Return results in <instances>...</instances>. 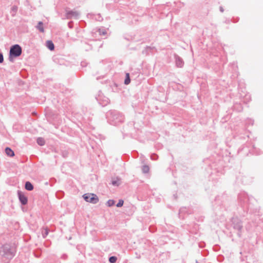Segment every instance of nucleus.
<instances>
[{
    "label": "nucleus",
    "instance_id": "nucleus-1",
    "mask_svg": "<svg viewBox=\"0 0 263 263\" xmlns=\"http://www.w3.org/2000/svg\"><path fill=\"white\" fill-rule=\"evenodd\" d=\"M83 197L86 202H88L91 203L95 204L99 201V198L96 194H94L86 193L85 194Z\"/></svg>",
    "mask_w": 263,
    "mask_h": 263
},
{
    "label": "nucleus",
    "instance_id": "nucleus-13",
    "mask_svg": "<svg viewBox=\"0 0 263 263\" xmlns=\"http://www.w3.org/2000/svg\"><path fill=\"white\" fill-rule=\"evenodd\" d=\"M123 202H124L123 200H120L119 202L117 204V207H121V206H122L123 205Z\"/></svg>",
    "mask_w": 263,
    "mask_h": 263
},
{
    "label": "nucleus",
    "instance_id": "nucleus-9",
    "mask_svg": "<svg viewBox=\"0 0 263 263\" xmlns=\"http://www.w3.org/2000/svg\"><path fill=\"white\" fill-rule=\"evenodd\" d=\"M130 78H129V74L128 73H127L126 74V79L124 81V83L126 85H128L130 83Z\"/></svg>",
    "mask_w": 263,
    "mask_h": 263
},
{
    "label": "nucleus",
    "instance_id": "nucleus-14",
    "mask_svg": "<svg viewBox=\"0 0 263 263\" xmlns=\"http://www.w3.org/2000/svg\"><path fill=\"white\" fill-rule=\"evenodd\" d=\"M3 55L0 53V63H2L3 62Z\"/></svg>",
    "mask_w": 263,
    "mask_h": 263
},
{
    "label": "nucleus",
    "instance_id": "nucleus-15",
    "mask_svg": "<svg viewBox=\"0 0 263 263\" xmlns=\"http://www.w3.org/2000/svg\"><path fill=\"white\" fill-rule=\"evenodd\" d=\"M177 64L178 65V66H179V67H181L182 66V65L181 61H179V60L178 61H177Z\"/></svg>",
    "mask_w": 263,
    "mask_h": 263
},
{
    "label": "nucleus",
    "instance_id": "nucleus-7",
    "mask_svg": "<svg viewBox=\"0 0 263 263\" xmlns=\"http://www.w3.org/2000/svg\"><path fill=\"white\" fill-rule=\"evenodd\" d=\"M37 143L39 145L43 146L45 144V141L43 138L40 137L37 139Z\"/></svg>",
    "mask_w": 263,
    "mask_h": 263
},
{
    "label": "nucleus",
    "instance_id": "nucleus-12",
    "mask_svg": "<svg viewBox=\"0 0 263 263\" xmlns=\"http://www.w3.org/2000/svg\"><path fill=\"white\" fill-rule=\"evenodd\" d=\"M115 203V202L112 200H109L107 201V204L109 206H112Z\"/></svg>",
    "mask_w": 263,
    "mask_h": 263
},
{
    "label": "nucleus",
    "instance_id": "nucleus-11",
    "mask_svg": "<svg viewBox=\"0 0 263 263\" xmlns=\"http://www.w3.org/2000/svg\"><path fill=\"white\" fill-rule=\"evenodd\" d=\"M117 257L115 256H111L109 258V260L110 263H115L117 261Z\"/></svg>",
    "mask_w": 263,
    "mask_h": 263
},
{
    "label": "nucleus",
    "instance_id": "nucleus-8",
    "mask_svg": "<svg viewBox=\"0 0 263 263\" xmlns=\"http://www.w3.org/2000/svg\"><path fill=\"white\" fill-rule=\"evenodd\" d=\"M37 28L41 32H43L44 31L43 25L42 22H40L39 23Z\"/></svg>",
    "mask_w": 263,
    "mask_h": 263
},
{
    "label": "nucleus",
    "instance_id": "nucleus-2",
    "mask_svg": "<svg viewBox=\"0 0 263 263\" xmlns=\"http://www.w3.org/2000/svg\"><path fill=\"white\" fill-rule=\"evenodd\" d=\"M22 53V48L18 45H15L11 47L10 50V57H18Z\"/></svg>",
    "mask_w": 263,
    "mask_h": 263
},
{
    "label": "nucleus",
    "instance_id": "nucleus-4",
    "mask_svg": "<svg viewBox=\"0 0 263 263\" xmlns=\"http://www.w3.org/2000/svg\"><path fill=\"white\" fill-rule=\"evenodd\" d=\"M5 152L8 156L13 157L14 156V152L9 147H7L5 149Z\"/></svg>",
    "mask_w": 263,
    "mask_h": 263
},
{
    "label": "nucleus",
    "instance_id": "nucleus-6",
    "mask_svg": "<svg viewBox=\"0 0 263 263\" xmlns=\"http://www.w3.org/2000/svg\"><path fill=\"white\" fill-rule=\"evenodd\" d=\"M47 47L51 50L54 49V44L51 41H48L46 43Z\"/></svg>",
    "mask_w": 263,
    "mask_h": 263
},
{
    "label": "nucleus",
    "instance_id": "nucleus-10",
    "mask_svg": "<svg viewBox=\"0 0 263 263\" xmlns=\"http://www.w3.org/2000/svg\"><path fill=\"white\" fill-rule=\"evenodd\" d=\"M149 167L147 165H144L142 167V171L144 173H147L149 172Z\"/></svg>",
    "mask_w": 263,
    "mask_h": 263
},
{
    "label": "nucleus",
    "instance_id": "nucleus-5",
    "mask_svg": "<svg viewBox=\"0 0 263 263\" xmlns=\"http://www.w3.org/2000/svg\"><path fill=\"white\" fill-rule=\"evenodd\" d=\"M25 189L28 191H32L33 189V186L30 182H26L25 184Z\"/></svg>",
    "mask_w": 263,
    "mask_h": 263
},
{
    "label": "nucleus",
    "instance_id": "nucleus-3",
    "mask_svg": "<svg viewBox=\"0 0 263 263\" xmlns=\"http://www.w3.org/2000/svg\"><path fill=\"white\" fill-rule=\"evenodd\" d=\"M18 196L20 200L23 204L25 205L27 203V198L21 192H18Z\"/></svg>",
    "mask_w": 263,
    "mask_h": 263
},
{
    "label": "nucleus",
    "instance_id": "nucleus-16",
    "mask_svg": "<svg viewBox=\"0 0 263 263\" xmlns=\"http://www.w3.org/2000/svg\"><path fill=\"white\" fill-rule=\"evenodd\" d=\"M45 233H46V235H47L48 233V230L47 229H45Z\"/></svg>",
    "mask_w": 263,
    "mask_h": 263
},
{
    "label": "nucleus",
    "instance_id": "nucleus-17",
    "mask_svg": "<svg viewBox=\"0 0 263 263\" xmlns=\"http://www.w3.org/2000/svg\"><path fill=\"white\" fill-rule=\"evenodd\" d=\"M112 184H114V185L117 184V182L116 181H112Z\"/></svg>",
    "mask_w": 263,
    "mask_h": 263
}]
</instances>
